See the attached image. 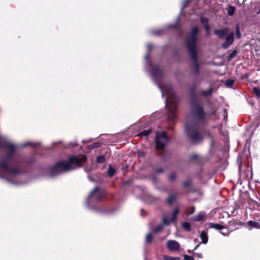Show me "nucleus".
Masks as SVG:
<instances>
[{"label":"nucleus","instance_id":"nucleus-1","mask_svg":"<svg viewBox=\"0 0 260 260\" xmlns=\"http://www.w3.org/2000/svg\"><path fill=\"white\" fill-rule=\"evenodd\" d=\"M200 83L201 81L198 83L194 81L189 88L190 110L192 121L185 124L187 136L196 143L202 141L203 136L200 133V128L206 124L207 112L203 106L197 101L195 94L196 88Z\"/></svg>","mask_w":260,"mask_h":260},{"label":"nucleus","instance_id":"nucleus-2","mask_svg":"<svg viewBox=\"0 0 260 260\" xmlns=\"http://www.w3.org/2000/svg\"><path fill=\"white\" fill-rule=\"evenodd\" d=\"M148 54L145 56V59L147 64L151 67L150 73L155 83L157 85L160 90L162 96H165V103L168 111L167 118L169 120L174 122L176 120V112L177 110V103L179 101L178 97L173 90L172 85L166 84L162 85L161 83L163 73L159 67L152 66L149 60V54L152 49L151 44L147 45Z\"/></svg>","mask_w":260,"mask_h":260},{"label":"nucleus","instance_id":"nucleus-3","mask_svg":"<svg viewBox=\"0 0 260 260\" xmlns=\"http://www.w3.org/2000/svg\"><path fill=\"white\" fill-rule=\"evenodd\" d=\"M17 146L7 140L5 138H0V148H5L8 153L5 158L0 162V169L9 176L14 177L20 173V171L11 166L13 157L14 155Z\"/></svg>","mask_w":260,"mask_h":260},{"label":"nucleus","instance_id":"nucleus-4","mask_svg":"<svg viewBox=\"0 0 260 260\" xmlns=\"http://www.w3.org/2000/svg\"><path fill=\"white\" fill-rule=\"evenodd\" d=\"M85 157L81 158L78 156H72L69 158L68 161H61L57 162L51 167L50 172L52 176H55L62 172L68 171L76 168L79 167L80 163L85 160Z\"/></svg>","mask_w":260,"mask_h":260},{"label":"nucleus","instance_id":"nucleus-5","mask_svg":"<svg viewBox=\"0 0 260 260\" xmlns=\"http://www.w3.org/2000/svg\"><path fill=\"white\" fill-rule=\"evenodd\" d=\"M179 212V209L178 208H176L172 213H165L162 217V223L159 224L154 228L153 232L154 233H157L163 229L164 225H169L171 223L175 222Z\"/></svg>","mask_w":260,"mask_h":260},{"label":"nucleus","instance_id":"nucleus-6","mask_svg":"<svg viewBox=\"0 0 260 260\" xmlns=\"http://www.w3.org/2000/svg\"><path fill=\"white\" fill-rule=\"evenodd\" d=\"M199 32L197 26H194L191 30L190 34L188 35L185 41V44L187 51H198L197 45V37Z\"/></svg>","mask_w":260,"mask_h":260},{"label":"nucleus","instance_id":"nucleus-7","mask_svg":"<svg viewBox=\"0 0 260 260\" xmlns=\"http://www.w3.org/2000/svg\"><path fill=\"white\" fill-rule=\"evenodd\" d=\"M169 142V139L167 136L166 132H162L159 133L158 132L156 133L155 139V145L157 150L164 149Z\"/></svg>","mask_w":260,"mask_h":260},{"label":"nucleus","instance_id":"nucleus-8","mask_svg":"<svg viewBox=\"0 0 260 260\" xmlns=\"http://www.w3.org/2000/svg\"><path fill=\"white\" fill-rule=\"evenodd\" d=\"M190 58L193 62V67L196 75L200 74V65L198 60V51H188Z\"/></svg>","mask_w":260,"mask_h":260},{"label":"nucleus","instance_id":"nucleus-9","mask_svg":"<svg viewBox=\"0 0 260 260\" xmlns=\"http://www.w3.org/2000/svg\"><path fill=\"white\" fill-rule=\"evenodd\" d=\"M234 40V34L233 32H231L229 34H228L225 37V41L224 43H222L221 45L222 48L224 49H226L231 46Z\"/></svg>","mask_w":260,"mask_h":260},{"label":"nucleus","instance_id":"nucleus-10","mask_svg":"<svg viewBox=\"0 0 260 260\" xmlns=\"http://www.w3.org/2000/svg\"><path fill=\"white\" fill-rule=\"evenodd\" d=\"M139 200L142 201L144 204L150 205L154 204L158 200V198L155 196H138Z\"/></svg>","mask_w":260,"mask_h":260},{"label":"nucleus","instance_id":"nucleus-11","mask_svg":"<svg viewBox=\"0 0 260 260\" xmlns=\"http://www.w3.org/2000/svg\"><path fill=\"white\" fill-rule=\"evenodd\" d=\"M103 196H88L86 200V204L89 208L92 207V204L102 200Z\"/></svg>","mask_w":260,"mask_h":260},{"label":"nucleus","instance_id":"nucleus-12","mask_svg":"<svg viewBox=\"0 0 260 260\" xmlns=\"http://www.w3.org/2000/svg\"><path fill=\"white\" fill-rule=\"evenodd\" d=\"M167 248L171 251H175L179 249L180 245L179 243L175 240H169L167 243Z\"/></svg>","mask_w":260,"mask_h":260},{"label":"nucleus","instance_id":"nucleus-13","mask_svg":"<svg viewBox=\"0 0 260 260\" xmlns=\"http://www.w3.org/2000/svg\"><path fill=\"white\" fill-rule=\"evenodd\" d=\"M229 29L224 28L223 29H217L214 31V34L216 35L219 39H223L225 36L228 34Z\"/></svg>","mask_w":260,"mask_h":260},{"label":"nucleus","instance_id":"nucleus-14","mask_svg":"<svg viewBox=\"0 0 260 260\" xmlns=\"http://www.w3.org/2000/svg\"><path fill=\"white\" fill-rule=\"evenodd\" d=\"M200 237L202 240V243L204 244H206L207 243L208 238L207 231H203L200 234Z\"/></svg>","mask_w":260,"mask_h":260},{"label":"nucleus","instance_id":"nucleus-15","mask_svg":"<svg viewBox=\"0 0 260 260\" xmlns=\"http://www.w3.org/2000/svg\"><path fill=\"white\" fill-rule=\"evenodd\" d=\"M213 92V88H210L208 90H202L200 92V94L203 96H208L212 94Z\"/></svg>","mask_w":260,"mask_h":260},{"label":"nucleus","instance_id":"nucleus-16","mask_svg":"<svg viewBox=\"0 0 260 260\" xmlns=\"http://www.w3.org/2000/svg\"><path fill=\"white\" fill-rule=\"evenodd\" d=\"M205 216V213L203 212H200L197 215L194 217L193 221H200L204 219Z\"/></svg>","mask_w":260,"mask_h":260},{"label":"nucleus","instance_id":"nucleus-17","mask_svg":"<svg viewBox=\"0 0 260 260\" xmlns=\"http://www.w3.org/2000/svg\"><path fill=\"white\" fill-rule=\"evenodd\" d=\"M209 226L211 228H213V229H215L217 230H222L225 229V228L223 226H222L219 224L210 223L209 224Z\"/></svg>","mask_w":260,"mask_h":260},{"label":"nucleus","instance_id":"nucleus-18","mask_svg":"<svg viewBox=\"0 0 260 260\" xmlns=\"http://www.w3.org/2000/svg\"><path fill=\"white\" fill-rule=\"evenodd\" d=\"M177 202V196H169L167 200V204L172 205Z\"/></svg>","mask_w":260,"mask_h":260},{"label":"nucleus","instance_id":"nucleus-19","mask_svg":"<svg viewBox=\"0 0 260 260\" xmlns=\"http://www.w3.org/2000/svg\"><path fill=\"white\" fill-rule=\"evenodd\" d=\"M248 224L255 229H260V223L258 222H256L253 220H250L248 222Z\"/></svg>","mask_w":260,"mask_h":260},{"label":"nucleus","instance_id":"nucleus-20","mask_svg":"<svg viewBox=\"0 0 260 260\" xmlns=\"http://www.w3.org/2000/svg\"><path fill=\"white\" fill-rule=\"evenodd\" d=\"M252 91L255 96L258 99H260V88L257 87H254L252 88Z\"/></svg>","mask_w":260,"mask_h":260},{"label":"nucleus","instance_id":"nucleus-21","mask_svg":"<svg viewBox=\"0 0 260 260\" xmlns=\"http://www.w3.org/2000/svg\"><path fill=\"white\" fill-rule=\"evenodd\" d=\"M151 132V129L144 130L137 135L138 136H147Z\"/></svg>","mask_w":260,"mask_h":260},{"label":"nucleus","instance_id":"nucleus-22","mask_svg":"<svg viewBox=\"0 0 260 260\" xmlns=\"http://www.w3.org/2000/svg\"><path fill=\"white\" fill-rule=\"evenodd\" d=\"M235 35L237 39H240L241 38L240 28L239 25H237L236 26Z\"/></svg>","mask_w":260,"mask_h":260},{"label":"nucleus","instance_id":"nucleus-23","mask_svg":"<svg viewBox=\"0 0 260 260\" xmlns=\"http://www.w3.org/2000/svg\"><path fill=\"white\" fill-rule=\"evenodd\" d=\"M115 173V170L111 166H109L108 169V175L110 177L113 176Z\"/></svg>","mask_w":260,"mask_h":260},{"label":"nucleus","instance_id":"nucleus-24","mask_svg":"<svg viewBox=\"0 0 260 260\" xmlns=\"http://www.w3.org/2000/svg\"><path fill=\"white\" fill-rule=\"evenodd\" d=\"M235 11V9L233 6H229L227 9L228 14L230 16H232L234 15Z\"/></svg>","mask_w":260,"mask_h":260},{"label":"nucleus","instance_id":"nucleus-25","mask_svg":"<svg viewBox=\"0 0 260 260\" xmlns=\"http://www.w3.org/2000/svg\"><path fill=\"white\" fill-rule=\"evenodd\" d=\"M182 228L186 231H189L190 229V224L187 222H184L182 223Z\"/></svg>","mask_w":260,"mask_h":260},{"label":"nucleus","instance_id":"nucleus-26","mask_svg":"<svg viewBox=\"0 0 260 260\" xmlns=\"http://www.w3.org/2000/svg\"><path fill=\"white\" fill-rule=\"evenodd\" d=\"M105 160V155H102L97 157L96 161L98 163H103Z\"/></svg>","mask_w":260,"mask_h":260},{"label":"nucleus","instance_id":"nucleus-27","mask_svg":"<svg viewBox=\"0 0 260 260\" xmlns=\"http://www.w3.org/2000/svg\"><path fill=\"white\" fill-rule=\"evenodd\" d=\"M201 22L203 25V26H206L208 24V19L207 18L201 17L200 18Z\"/></svg>","mask_w":260,"mask_h":260},{"label":"nucleus","instance_id":"nucleus-28","mask_svg":"<svg viewBox=\"0 0 260 260\" xmlns=\"http://www.w3.org/2000/svg\"><path fill=\"white\" fill-rule=\"evenodd\" d=\"M164 259L165 260H179L180 258L179 257H172L171 256H164Z\"/></svg>","mask_w":260,"mask_h":260},{"label":"nucleus","instance_id":"nucleus-29","mask_svg":"<svg viewBox=\"0 0 260 260\" xmlns=\"http://www.w3.org/2000/svg\"><path fill=\"white\" fill-rule=\"evenodd\" d=\"M192 184V181L191 180L188 179L183 183V185L185 187H189Z\"/></svg>","mask_w":260,"mask_h":260},{"label":"nucleus","instance_id":"nucleus-30","mask_svg":"<svg viewBox=\"0 0 260 260\" xmlns=\"http://www.w3.org/2000/svg\"><path fill=\"white\" fill-rule=\"evenodd\" d=\"M234 83V80L232 79H228L225 82V84L226 86L230 87L232 86Z\"/></svg>","mask_w":260,"mask_h":260},{"label":"nucleus","instance_id":"nucleus-31","mask_svg":"<svg viewBox=\"0 0 260 260\" xmlns=\"http://www.w3.org/2000/svg\"><path fill=\"white\" fill-rule=\"evenodd\" d=\"M237 51L234 50H233L229 55V57H228V60H231L232 58H233L237 54Z\"/></svg>","mask_w":260,"mask_h":260},{"label":"nucleus","instance_id":"nucleus-32","mask_svg":"<svg viewBox=\"0 0 260 260\" xmlns=\"http://www.w3.org/2000/svg\"><path fill=\"white\" fill-rule=\"evenodd\" d=\"M100 188L98 186L94 188L90 192L89 195L92 196L94 195L95 193H99Z\"/></svg>","mask_w":260,"mask_h":260},{"label":"nucleus","instance_id":"nucleus-33","mask_svg":"<svg viewBox=\"0 0 260 260\" xmlns=\"http://www.w3.org/2000/svg\"><path fill=\"white\" fill-rule=\"evenodd\" d=\"M152 240V236L151 233H149L147 234L146 238V242L150 243L151 242Z\"/></svg>","mask_w":260,"mask_h":260},{"label":"nucleus","instance_id":"nucleus-34","mask_svg":"<svg viewBox=\"0 0 260 260\" xmlns=\"http://www.w3.org/2000/svg\"><path fill=\"white\" fill-rule=\"evenodd\" d=\"M39 143L35 144V143H30V142H27V143L24 144V145H23L22 146V147L24 148L27 146H31L32 147H35L36 145H39Z\"/></svg>","mask_w":260,"mask_h":260},{"label":"nucleus","instance_id":"nucleus-35","mask_svg":"<svg viewBox=\"0 0 260 260\" xmlns=\"http://www.w3.org/2000/svg\"><path fill=\"white\" fill-rule=\"evenodd\" d=\"M189 210V211H186V213L187 216L193 214V212H194L195 209H194V207H192Z\"/></svg>","mask_w":260,"mask_h":260},{"label":"nucleus","instance_id":"nucleus-36","mask_svg":"<svg viewBox=\"0 0 260 260\" xmlns=\"http://www.w3.org/2000/svg\"><path fill=\"white\" fill-rule=\"evenodd\" d=\"M205 30L206 31L207 36H209V33L210 31V28L209 25H206L204 26Z\"/></svg>","mask_w":260,"mask_h":260},{"label":"nucleus","instance_id":"nucleus-37","mask_svg":"<svg viewBox=\"0 0 260 260\" xmlns=\"http://www.w3.org/2000/svg\"><path fill=\"white\" fill-rule=\"evenodd\" d=\"M162 31V30L161 29H159V30H153V31H152V34L155 36H159L161 34Z\"/></svg>","mask_w":260,"mask_h":260},{"label":"nucleus","instance_id":"nucleus-38","mask_svg":"<svg viewBox=\"0 0 260 260\" xmlns=\"http://www.w3.org/2000/svg\"><path fill=\"white\" fill-rule=\"evenodd\" d=\"M189 1H190V0H184V1L183 2V3H182V5H183V6H182V8H181V11H180V12H181V13H182L183 9H184V8L186 6L187 4L188 3V2Z\"/></svg>","mask_w":260,"mask_h":260},{"label":"nucleus","instance_id":"nucleus-39","mask_svg":"<svg viewBox=\"0 0 260 260\" xmlns=\"http://www.w3.org/2000/svg\"><path fill=\"white\" fill-rule=\"evenodd\" d=\"M183 257L184 260H194L192 256L184 254Z\"/></svg>","mask_w":260,"mask_h":260},{"label":"nucleus","instance_id":"nucleus-40","mask_svg":"<svg viewBox=\"0 0 260 260\" xmlns=\"http://www.w3.org/2000/svg\"><path fill=\"white\" fill-rule=\"evenodd\" d=\"M138 157H143L145 156V153L143 151L138 150L137 152Z\"/></svg>","mask_w":260,"mask_h":260},{"label":"nucleus","instance_id":"nucleus-41","mask_svg":"<svg viewBox=\"0 0 260 260\" xmlns=\"http://www.w3.org/2000/svg\"><path fill=\"white\" fill-rule=\"evenodd\" d=\"M199 156L197 154H192L190 156V158L192 161H195L198 158Z\"/></svg>","mask_w":260,"mask_h":260},{"label":"nucleus","instance_id":"nucleus-42","mask_svg":"<svg viewBox=\"0 0 260 260\" xmlns=\"http://www.w3.org/2000/svg\"><path fill=\"white\" fill-rule=\"evenodd\" d=\"M220 233L224 236H228L230 234V232L228 230H226V232L220 231Z\"/></svg>","mask_w":260,"mask_h":260},{"label":"nucleus","instance_id":"nucleus-43","mask_svg":"<svg viewBox=\"0 0 260 260\" xmlns=\"http://www.w3.org/2000/svg\"><path fill=\"white\" fill-rule=\"evenodd\" d=\"M175 175L174 174H171L169 175V179L171 181H173L175 179Z\"/></svg>","mask_w":260,"mask_h":260},{"label":"nucleus","instance_id":"nucleus-44","mask_svg":"<svg viewBox=\"0 0 260 260\" xmlns=\"http://www.w3.org/2000/svg\"><path fill=\"white\" fill-rule=\"evenodd\" d=\"M164 172V170L162 168H158L155 170L156 173H160Z\"/></svg>","mask_w":260,"mask_h":260},{"label":"nucleus","instance_id":"nucleus-45","mask_svg":"<svg viewBox=\"0 0 260 260\" xmlns=\"http://www.w3.org/2000/svg\"><path fill=\"white\" fill-rule=\"evenodd\" d=\"M98 147V144L95 143V144H93L92 145H90V148L92 149V148H96Z\"/></svg>","mask_w":260,"mask_h":260},{"label":"nucleus","instance_id":"nucleus-46","mask_svg":"<svg viewBox=\"0 0 260 260\" xmlns=\"http://www.w3.org/2000/svg\"><path fill=\"white\" fill-rule=\"evenodd\" d=\"M70 145L71 146H72V147H75V146H77V143H71L70 144Z\"/></svg>","mask_w":260,"mask_h":260},{"label":"nucleus","instance_id":"nucleus-47","mask_svg":"<svg viewBox=\"0 0 260 260\" xmlns=\"http://www.w3.org/2000/svg\"><path fill=\"white\" fill-rule=\"evenodd\" d=\"M197 255H198V256L199 257H200V258H201V257H202V254H201V253H198V254H197Z\"/></svg>","mask_w":260,"mask_h":260},{"label":"nucleus","instance_id":"nucleus-48","mask_svg":"<svg viewBox=\"0 0 260 260\" xmlns=\"http://www.w3.org/2000/svg\"><path fill=\"white\" fill-rule=\"evenodd\" d=\"M198 246H199V245H197V246H196V247L194 248L193 251L196 250L197 249V248L198 247Z\"/></svg>","mask_w":260,"mask_h":260},{"label":"nucleus","instance_id":"nucleus-49","mask_svg":"<svg viewBox=\"0 0 260 260\" xmlns=\"http://www.w3.org/2000/svg\"><path fill=\"white\" fill-rule=\"evenodd\" d=\"M187 252H188L189 253H192V252H193V250H192V251H191V250H188Z\"/></svg>","mask_w":260,"mask_h":260},{"label":"nucleus","instance_id":"nucleus-50","mask_svg":"<svg viewBox=\"0 0 260 260\" xmlns=\"http://www.w3.org/2000/svg\"><path fill=\"white\" fill-rule=\"evenodd\" d=\"M247 77V75H244L242 77V78H243V79H244V78H246V77Z\"/></svg>","mask_w":260,"mask_h":260},{"label":"nucleus","instance_id":"nucleus-51","mask_svg":"<svg viewBox=\"0 0 260 260\" xmlns=\"http://www.w3.org/2000/svg\"><path fill=\"white\" fill-rule=\"evenodd\" d=\"M174 26V25L169 26L170 27H173Z\"/></svg>","mask_w":260,"mask_h":260},{"label":"nucleus","instance_id":"nucleus-52","mask_svg":"<svg viewBox=\"0 0 260 260\" xmlns=\"http://www.w3.org/2000/svg\"><path fill=\"white\" fill-rule=\"evenodd\" d=\"M258 13H260V9H259V10H258Z\"/></svg>","mask_w":260,"mask_h":260},{"label":"nucleus","instance_id":"nucleus-53","mask_svg":"<svg viewBox=\"0 0 260 260\" xmlns=\"http://www.w3.org/2000/svg\"><path fill=\"white\" fill-rule=\"evenodd\" d=\"M239 168H240V169L241 168V165H240Z\"/></svg>","mask_w":260,"mask_h":260}]
</instances>
